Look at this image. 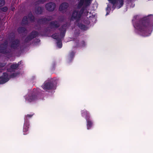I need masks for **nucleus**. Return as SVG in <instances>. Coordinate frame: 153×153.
<instances>
[{
	"label": "nucleus",
	"mask_w": 153,
	"mask_h": 153,
	"mask_svg": "<svg viewBox=\"0 0 153 153\" xmlns=\"http://www.w3.org/2000/svg\"><path fill=\"white\" fill-rule=\"evenodd\" d=\"M91 1L92 0H80L77 6V8L79 9L83 5L84 6L80 10H76L73 11L71 15V20L72 21L76 20V22H78L80 20L85 9L86 7L90 5Z\"/></svg>",
	"instance_id": "1"
},
{
	"label": "nucleus",
	"mask_w": 153,
	"mask_h": 153,
	"mask_svg": "<svg viewBox=\"0 0 153 153\" xmlns=\"http://www.w3.org/2000/svg\"><path fill=\"white\" fill-rule=\"evenodd\" d=\"M151 27V25L145 21H140L136 25L137 29L142 33V35L144 36L149 35L148 30Z\"/></svg>",
	"instance_id": "2"
},
{
	"label": "nucleus",
	"mask_w": 153,
	"mask_h": 153,
	"mask_svg": "<svg viewBox=\"0 0 153 153\" xmlns=\"http://www.w3.org/2000/svg\"><path fill=\"white\" fill-rule=\"evenodd\" d=\"M28 18L27 16H24L22 20V24L25 25L27 24L28 21H33L34 19V16H33L31 13H29L28 16Z\"/></svg>",
	"instance_id": "3"
},
{
	"label": "nucleus",
	"mask_w": 153,
	"mask_h": 153,
	"mask_svg": "<svg viewBox=\"0 0 153 153\" xmlns=\"http://www.w3.org/2000/svg\"><path fill=\"white\" fill-rule=\"evenodd\" d=\"M82 114L83 115H85L86 117V119L87 122V128L89 129L91 127L92 123L89 119L90 117L89 116L88 113L86 111H82Z\"/></svg>",
	"instance_id": "4"
},
{
	"label": "nucleus",
	"mask_w": 153,
	"mask_h": 153,
	"mask_svg": "<svg viewBox=\"0 0 153 153\" xmlns=\"http://www.w3.org/2000/svg\"><path fill=\"white\" fill-rule=\"evenodd\" d=\"M38 35V33L37 31H33L30 33V35L25 39V42L26 43L28 42L34 38L36 37Z\"/></svg>",
	"instance_id": "5"
},
{
	"label": "nucleus",
	"mask_w": 153,
	"mask_h": 153,
	"mask_svg": "<svg viewBox=\"0 0 153 153\" xmlns=\"http://www.w3.org/2000/svg\"><path fill=\"white\" fill-rule=\"evenodd\" d=\"M53 86L52 83L49 82H45L42 86L43 88L45 91H47L51 89Z\"/></svg>",
	"instance_id": "6"
},
{
	"label": "nucleus",
	"mask_w": 153,
	"mask_h": 153,
	"mask_svg": "<svg viewBox=\"0 0 153 153\" xmlns=\"http://www.w3.org/2000/svg\"><path fill=\"white\" fill-rule=\"evenodd\" d=\"M9 80L8 74L6 73H4L3 75L0 77V84H4L8 81Z\"/></svg>",
	"instance_id": "7"
},
{
	"label": "nucleus",
	"mask_w": 153,
	"mask_h": 153,
	"mask_svg": "<svg viewBox=\"0 0 153 153\" xmlns=\"http://www.w3.org/2000/svg\"><path fill=\"white\" fill-rule=\"evenodd\" d=\"M52 36L54 39H56L57 40L58 42H57V46L59 48H61L62 46V44L61 40H59L60 36L58 35L57 33H55L53 34L52 35Z\"/></svg>",
	"instance_id": "8"
},
{
	"label": "nucleus",
	"mask_w": 153,
	"mask_h": 153,
	"mask_svg": "<svg viewBox=\"0 0 153 153\" xmlns=\"http://www.w3.org/2000/svg\"><path fill=\"white\" fill-rule=\"evenodd\" d=\"M56 5L54 3L50 2L46 4L45 7L49 11H53Z\"/></svg>",
	"instance_id": "9"
},
{
	"label": "nucleus",
	"mask_w": 153,
	"mask_h": 153,
	"mask_svg": "<svg viewBox=\"0 0 153 153\" xmlns=\"http://www.w3.org/2000/svg\"><path fill=\"white\" fill-rule=\"evenodd\" d=\"M7 43H5L1 45V48L0 49V53L5 54L8 53L9 52L7 50Z\"/></svg>",
	"instance_id": "10"
},
{
	"label": "nucleus",
	"mask_w": 153,
	"mask_h": 153,
	"mask_svg": "<svg viewBox=\"0 0 153 153\" xmlns=\"http://www.w3.org/2000/svg\"><path fill=\"white\" fill-rule=\"evenodd\" d=\"M19 66V63L13 64L10 65V68L7 69V71L10 72H14L15 70L18 69Z\"/></svg>",
	"instance_id": "11"
},
{
	"label": "nucleus",
	"mask_w": 153,
	"mask_h": 153,
	"mask_svg": "<svg viewBox=\"0 0 153 153\" xmlns=\"http://www.w3.org/2000/svg\"><path fill=\"white\" fill-rule=\"evenodd\" d=\"M68 6V3H63L60 6L59 10L62 12H64L66 11Z\"/></svg>",
	"instance_id": "12"
},
{
	"label": "nucleus",
	"mask_w": 153,
	"mask_h": 153,
	"mask_svg": "<svg viewBox=\"0 0 153 153\" xmlns=\"http://www.w3.org/2000/svg\"><path fill=\"white\" fill-rule=\"evenodd\" d=\"M19 45V41L18 40H15L12 42L10 47L11 48L15 49Z\"/></svg>",
	"instance_id": "13"
},
{
	"label": "nucleus",
	"mask_w": 153,
	"mask_h": 153,
	"mask_svg": "<svg viewBox=\"0 0 153 153\" xmlns=\"http://www.w3.org/2000/svg\"><path fill=\"white\" fill-rule=\"evenodd\" d=\"M53 19V17L51 16H48V18H43L39 19L38 22L40 23H44L46 22L50 21Z\"/></svg>",
	"instance_id": "14"
},
{
	"label": "nucleus",
	"mask_w": 153,
	"mask_h": 153,
	"mask_svg": "<svg viewBox=\"0 0 153 153\" xmlns=\"http://www.w3.org/2000/svg\"><path fill=\"white\" fill-rule=\"evenodd\" d=\"M49 26L51 29L57 28L59 26V23L57 21H54L51 22Z\"/></svg>",
	"instance_id": "15"
},
{
	"label": "nucleus",
	"mask_w": 153,
	"mask_h": 153,
	"mask_svg": "<svg viewBox=\"0 0 153 153\" xmlns=\"http://www.w3.org/2000/svg\"><path fill=\"white\" fill-rule=\"evenodd\" d=\"M74 53L73 51H72L71 52L68 58V62L70 63L72 61L73 58L74 56Z\"/></svg>",
	"instance_id": "16"
},
{
	"label": "nucleus",
	"mask_w": 153,
	"mask_h": 153,
	"mask_svg": "<svg viewBox=\"0 0 153 153\" xmlns=\"http://www.w3.org/2000/svg\"><path fill=\"white\" fill-rule=\"evenodd\" d=\"M68 25V24L67 23H66L64 24V25H62L59 29V30L61 31H62L63 32L64 36L65 34V33H64V32L65 31L66 27H67ZM62 33V32H61V34Z\"/></svg>",
	"instance_id": "17"
},
{
	"label": "nucleus",
	"mask_w": 153,
	"mask_h": 153,
	"mask_svg": "<svg viewBox=\"0 0 153 153\" xmlns=\"http://www.w3.org/2000/svg\"><path fill=\"white\" fill-rule=\"evenodd\" d=\"M29 125V124L28 122L25 121L24 126L23 130L24 132H26L28 130Z\"/></svg>",
	"instance_id": "18"
},
{
	"label": "nucleus",
	"mask_w": 153,
	"mask_h": 153,
	"mask_svg": "<svg viewBox=\"0 0 153 153\" xmlns=\"http://www.w3.org/2000/svg\"><path fill=\"white\" fill-rule=\"evenodd\" d=\"M118 9L122 7L124 4V0H118L117 3L116 2Z\"/></svg>",
	"instance_id": "19"
},
{
	"label": "nucleus",
	"mask_w": 153,
	"mask_h": 153,
	"mask_svg": "<svg viewBox=\"0 0 153 153\" xmlns=\"http://www.w3.org/2000/svg\"><path fill=\"white\" fill-rule=\"evenodd\" d=\"M18 31L19 33H26L27 31L25 28L21 27L18 28Z\"/></svg>",
	"instance_id": "20"
},
{
	"label": "nucleus",
	"mask_w": 153,
	"mask_h": 153,
	"mask_svg": "<svg viewBox=\"0 0 153 153\" xmlns=\"http://www.w3.org/2000/svg\"><path fill=\"white\" fill-rule=\"evenodd\" d=\"M78 26L82 30H85L86 29V26L81 23H79L78 25Z\"/></svg>",
	"instance_id": "21"
},
{
	"label": "nucleus",
	"mask_w": 153,
	"mask_h": 153,
	"mask_svg": "<svg viewBox=\"0 0 153 153\" xmlns=\"http://www.w3.org/2000/svg\"><path fill=\"white\" fill-rule=\"evenodd\" d=\"M37 97L35 95H33L30 97V99H28V100L29 102H31L35 100L36 98Z\"/></svg>",
	"instance_id": "22"
},
{
	"label": "nucleus",
	"mask_w": 153,
	"mask_h": 153,
	"mask_svg": "<svg viewBox=\"0 0 153 153\" xmlns=\"http://www.w3.org/2000/svg\"><path fill=\"white\" fill-rule=\"evenodd\" d=\"M5 1L4 0H0V7H2L5 4Z\"/></svg>",
	"instance_id": "23"
},
{
	"label": "nucleus",
	"mask_w": 153,
	"mask_h": 153,
	"mask_svg": "<svg viewBox=\"0 0 153 153\" xmlns=\"http://www.w3.org/2000/svg\"><path fill=\"white\" fill-rule=\"evenodd\" d=\"M33 115V114L32 115H30V114H27V115H26L25 117V121H27V118H30Z\"/></svg>",
	"instance_id": "24"
},
{
	"label": "nucleus",
	"mask_w": 153,
	"mask_h": 153,
	"mask_svg": "<svg viewBox=\"0 0 153 153\" xmlns=\"http://www.w3.org/2000/svg\"><path fill=\"white\" fill-rule=\"evenodd\" d=\"M88 7V6L86 7L85 9L83 12V13H84V14L86 16H87L88 13V11L87 10V7Z\"/></svg>",
	"instance_id": "25"
},
{
	"label": "nucleus",
	"mask_w": 153,
	"mask_h": 153,
	"mask_svg": "<svg viewBox=\"0 0 153 153\" xmlns=\"http://www.w3.org/2000/svg\"><path fill=\"white\" fill-rule=\"evenodd\" d=\"M1 11L5 12L7 10L8 8L6 7H4L1 8Z\"/></svg>",
	"instance_id": "26"
},
{
	"label": "nucleus",
	"mask_w": 153,
	"mask_h": 153,
	"mask_svg": "<svg viewBox=\"0 0 153 153\" xmlns=\"http://www.w3.org/2000/svg\"><path fill=\"white\" fill-rule=\"evenodd\" d=\"M38 10H40L39 11H38L37 12V13L38 14H41L42 13V9L41 7H38L37 8Z\"/></svg>",
	"instance_id": "27"
},
{
	"label": "nucleus",
	"mask_w": 153,
	"mask_h": 153,
	"mask_svg": "<svg viewBox=\"0 0 153 153\" xmlns=\"http://www.w3.org/2000/svg\"><path fill=\"white\" fill-rule=\"evenodd\" d=\"M110 1L111 3L113 4L114 5L116 4V0H108Z\"/></svg>",
	"instance_id": "28"
},
{
	"label": "nucleus",
	"mask_w": 153,
	"mask_h": 153,
	"mask_svg": "<svg viewBox=\"0 0 153 153\" xmlns=\"http://www.w3.org/2000/svg\"><path fill=\"white\" fill-rule=\"evenodd\" d=\"M6 65V63H0V67L1 68H3Z\"/></svg>",
	"instance_id": "29"
},
{
	"label": "nucleus",
	"mask_w": 153,
	"mask_h": 153,
	"mask_svg": "<svg viewBox=\"0 0 153 153\" xmlns=\"http://www.w3.org/2000/svg\"><path fill=\"white\" fill-rule=\"evenodd\" d=\"M16 76L17 74L14 73L11 75V77H13Z\"/></svg>",
	"instance_id": "30"
},
{
	"label": "nucleus",
	"mask_w": 153,
	"mask_h": 153,
	"mask_svg": "<svg viewBox=\"0 0 153 153\" xmlns=\"http://www.w3.org/2000/svg\"><path fill=\"white\" fill-rule=\"evenodd\" d=\"M43 0H39L37 1V2L39 3H43L44 1Z\"/></svg>",
	"instance_id": "31"
}]
</instances>
